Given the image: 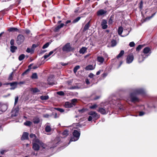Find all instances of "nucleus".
Returning <instances> with one entry per match:
<instances>
[{
	"label": "nucleus",
	"instance_id": "13d9d810",
	"mask_svg": "<svg viewBox=\"0 0 157 157\" xmlns=\"http://www.w3.org/2000/svg\"><path fill=\"white\" fill-rule=\"evenodd\" d=\"M145 114L144 112L143 111L140 112L139 114V116H142L144 115Z\"/></svg>",
	"mask_w": 157,
	"mask_h": 157
},
{
	"label": "nucleus",
	"instance_id": "6e6552de",
	"mask_svg": "<svg viewBox=\"0 0 157 157\" xmlns=\"http://www.w3.org/2000/svg\"><path fill=\"white\" fill-rule=\"evenodd\" d=\"M25 38L22 34H20L18 35L16 39V43L18 44H21L24 41Z\"/></svg>",
	"mask_w": 157,
	"mask_h": 157
},
{
	"label": "nucleus",
	"instance_id": "c756f323",
	"mask_svg": "<svg viewBox=\"0 0 157 157\" xmlns=\"http://www.w3.org/2000/svg\"><path fill=\"white\" fill-rule=\"evenodd\" d=\"M124 50L121 51L119 54L117 56V58L118 59L124 55Z\"/></svg>",
	"mask_w": 157,
	"mask_h": 157
},
{
	"label": "nucleus",
	"instance_id": "c03bdc74",
	"mask_svg": "<svg viewBox=\"0 0 157 157\" xmlns=\"http://www.w3.org/2000/svg\"><path fill=\"white\" fill-rule=\"evenodd\" d=\"M31 78L33 79H36L37 78V75L36 73H33L31 76Z\"/></svg>",
	"mask_w": 157,
	"mask_h": 157
},
{
	"label": "nucleus",
	"instance_id": "a18cd8bd",
	"mask_svg": "<svg viewBox=\"0 0 157 157\" xmlns=\"http://www.w3.org/2000/svg\"><path fill=\"white\" fill-rule=\"evenodd\" d=\"M80 18L81 17H78L73 21V23H75L77 22L80 19Z\"/></svg>",
	"mask_w": 157,
	"mask_h": 157
},
{
	"label": "nucleus",
	"instance_id": "ea45409f",
	"mask_svg": "<svg viewBox=\"0 0 157 157\" xmlns=\"http://www.w3.org/2000/svg\"><path fill=\"white\" fill-rule=\"evenodd\" d=\"M32 123L31 121H27L24 123V124L26 126H29Z\"/></svg>",
	"mask_w": 157,
	"mask_h": 157
},
{
	"label": "nucleus",
	"instance_id": "bb28decb",
	"mask_svg": "<svg viewBox=\"0 0 157 157\" xmlns=\"http://www.w3.org/2000/svg\"><path fill=\"white\" fill-rule=\"evenodd\" d=\"M49 98L48 95L41 96L40 97V98L41 100H47Z\"/></svg>",
	"mask_w": 157,
	"mask_h": 157
},
{
	"label": "nucleus",
	"instance_id": "4d7b16f0",
	"mask_svg": "<svg viewBox=\"0 0 157 157\" xmlns=\"http://www.w3.org/2000/svg\"><path fill=\"white\" fill-rule=\"evenodd\" d=\"M10 44L11 46H13L14 44V40L13 39H12L10 41Z\"/></svg>",
	"mask_w": 157,
	"mask_h": 157
},
{
	"label": "nucleus",
	"instance_id": "f704fd0d",
	"mask_svg": "<svg viewBox=\"0 0 157 157\" xmlns=\"http://www.w3.org/2000/svg\"><path fill=\"white\" fill-rule=\"evenodd\" d=\"M80 68V66L78 65H77L76 66L74 69V72L75 73Z\"/></svg>",
	"mask_w": 157,
	"mask_h": 157
},
{
	"label": "nucleus",
	"instance_id": "8fccbe9b",
	"mask_svg": "<svg viewBox=\"0 0 157 157\" xmlns=\"http://www.w3.org/2000/svg\"><path fill=\"white\" fill-rule=\"evenodd\" d=\"M29 137L31 138H34V139H35V138H36V135L35 134H32V133L31 134L29 135Z\"/></svg>",
	"mask_w": 157,
	"mask_h": 157
},
{
	"label": "nucleus",
	"instance_id": "5701e85b",
	"mask_svg": "<svg viewBox=\"0 0 157 157\" xmlns=\"http://www.w3.org/2000/svg\"><path fill=\"white\" fill-rule=\"evenodd\" d=\"M40 119L38 117H36L34 118L33 122L34 124H37L40 122Z\"/></svg>",
	"mask_w": 157,
	"mask_h": 157
},
{
	"label": "nucleus",
	"instance_id": "423d86ee",
	"mask_svg": "<svg viewBox=\"0 0 157 157\" xmlns=\"http://www.w3.org/2000/svg\"><path fill=\"white\" fill-rule=\"evenodd\" d=\"M75 48L71 47V45L69 43L66 44L63 47L62 51L66 53L70 52L73 51Z\"/></svg>",
	"mask_w": 157,
	"mask_h": 157
},
{
	"label": "nucleus",
	"instance_id": "338daca9",
	"mask_svg": "<svg viewBox=\"0 0 157 157\" xmlns=\"http://www.w3.org/2000/svg\"><path fill=\"white\" fill-rule=\"evenodd\" d=\"M7 151L5 150H3L1 151L0 152L1 154H3L4 153L6 152Z\"/></svg>",
	"mask_w": 157,
	"mask_h": 157
},
{
	"label": "nucleus",
	"instance_id": "a211bd4d",
	"mask_svg": "<svg viewBox=\"0 0 157 157\" xmlns=\"http://www.w3.org/2000/svg\"><path fill=\"white\" fill-rule=\"evenodd\" d=\"M94 68V66L92 65H90L86 67L85 69L86 70H93Z\"/></svg>",
	"mask_w": 157,
	"mask_h": 157
},
{
	"label": "nucleus",
	"instance_id": "412c9836",
	"mask_svg": "<svg viewBox=\"0 0 157 157\" xmlns=\"http://www.w3.org/2000/svg\"><path fill=\"white\" fill-rule=\"evenodd\" d=\"M90 26V22H88L85 26L83 29V31L85 32L87 30Z\"/></svg>",
	"mask_w": 157,
	"mask_h": 157
},
{
	"label": "nucleus",
	"instance_id": "7ed1b4c3",
	"mask_svg": "<svg viewBox=\"0 0 157 157\" xmlns=\"http://www.w3.org/2000/svg\"><path fill=\"white\" fill-rule=\"evenodd\" d=\"M33 141V148L35 151H38L40 149V146L43 148L46 147V145L37 138L34 139Z\"/></svg>",
	"mask_w": 157,
	"mask_h": 157
},
{
	"label": "nucleus",
	"instance_id": "4468645a",
	"mask_svg": "<svg viewBox=\"0 0 157 157\" xmlns=\"http://www.w3.org/2000/svg\"><path fill=\"white\" fill-rule=\"evenodd\" d=\"M107 11L103 9H101L99 10V16L100 15L104 16L106 15Z\"/></svg>",
	"mask_w": 157,
	"mask_h": 157
},
{
	"label": "nucleus",
	"instance_id": "bf43d9fd",
	"mask_svg": "<svg viewBox=\"0 0 157 157\" xmlns=\"http://www.w3.org/2000/svg\"><path fill=\"white\" fill-rule=\"evenodd\" d=\"M118 107H119V109L120 110H123L124 109V108L122 105H121L120 106H119Z\"/></svg>",
	"mask_w": 157,
	"mask_h": 157
},
{
	"label": "nucleus",
	"instance_id": "6e6d98bb",
	"mask_svg": "<svg viewBox=\"0 0 157 157\" xmlns=\"http://www.w3.org/2000/svg\"><path fill=\"white\" fill-rule=\"evenodd\" d=\"M33 52V50L32 49L28 48L26 50V52L28 53H30Z\"/></svg>",
	"mask_w": 157,
	"mask_h": 157
},
{
	"label": "nucleus",
	"instance_id": "393cba45",
	"mask_svg": "<svg viewBox=\"0 0 157 157\" xmlns=\"http://www.w3.org/2000/svg\"><path fill=\"white\" fill-rule=\"evenodd\" d=\"M68 131L67 130H65L62 133V135L63 136V137H65L68 135L69 134Z\"/></svg>",
	"mask_w": 157,
	"mask_h": 157
},
{
	"label": "nucleus",
	"instance_id": "a878e982",
	"mask_svg": "<svg viewBox=\"0 0 157 157\" xmlns=\"http://www.w3.org/2000/svg\"><path fill=\"white\" fill-rule=\"evenodd\" d=\"M58 143L59 142H58L55 144L54 142H52L51 143L52 144H51V145H50L49 147H50V148H53L57 146V144H58Z\"/></svg>",
	"mask_w": 157,
	"mask_h": 157
},
{
	"label": "nucleus",
	"instance_id": "b1692460",
	"mask_svg": "<svg viewBox=\"0 0 157 157\" xmlns=\"http://www.w3.org/2000/svg\"><path fill=\"white\" fill-rule=\"evenodd\" d=\"M18 112V111L17 110H14L12 111V116L13 117H16L17 116Z\"/></svg>",
	"mask_w": 157,
	"mask_h": 157
},
{
	"label": "nucleus",
	"instance_id": "39448f33",
	"mask_svg": "<svg viewBox=\"0 0 157 157\" xmlns=\"http://www.w3.org/2000/svg\"><path fill=\"white\" fill-rule=\"evenodd\" d=\"M118 34L121 36L125 37L129 34V31L127 29H124L123 31V28L120 26L118 29Z\"/></svg>",
	"mask_w": 157,
	"mask_h": 157
},
{
	"label": "nucleus",
	"instance_id": "f8f14e48",
	"mask_svg": "<svg viewBox=\"0 0 157 157\" xmlns=\"http://www.w3.org/2000/svg\"><path fill=\"white\" fill-rule=\"evenodd\" d=\"M29 134L28 133L24 132L21 138V140H28L29 138L28 136Z\"/></svg>",
	"mask_w": 157,
	"mask_h": 157
},
{
	"label": "nucleus",
	"instance_id": "6ab92c4d",
	"mask_svg": "<svg viewBox=\"0 0 157 157\" xmlns=\"http://www.w3.org/2000/svg\"><path fill=\"white\" fill-rule=\"evenodd\" d=\"M64 106L66 108H71L73 107L72 103H71V102L67 101L65 102L64 104Z\"/></svg>",
	"mask_w": 157,
	"mask_h": 157
},
{
	"label": "nucleus",
	"instance_id": "0e129e2a",
	"mask_svg": "<svg viewBox=\"0 0 157 157\" xmlns=\"http://www.w3.org/2000/svg\"><path fill=\"white\" fill-rule=\"evenodd\" d=\"M94 75L92 73H90L89 75V77L90 78H93L94 76Z\"/></svg>",
	"mask_w": 157,
	"mask_h": 157
},
{
	"label": "nucleus",
	"instance_id": "de8ad7c7",
	"mask_svg": "<svg viewBox=\"0 0 157 157\" xmlns=\"http://www.w3.org/2000/svg\"><path fill=\"white\" fill-rule=\"evenodd\" d=\"M49 43H47L44 44L42 47V48L43 49H45V48H47L49 45Z\"/></svg>",
	"mask_w": 157,
	"mask_h": 157
},
{
	"label": "nucleus",
	"instance_id": "20e7f679",
	"mask_svg": "<svg viewBox=\"0 0 157 157\" xmlns=\"http://www.w3.org/2000/svg\"><path fill=\"white\" fill-rule=\"evenodd\" d=\"M151 53V50L148 47L145 48L143 50V52L142 53L141 56L142 58H140L139 59V62H142L146 58L150 55Z\"/></svg>",
	"mask_w": 157,
	"mask_h": 157
},
{
	"label": "nucleus",
	"instance_id": "c85d7f7f",
	"mask_svg": "<svg viewBox=\"0 0 157 157\" xmlns=\"http://www.w3.org/2000/svg\"><path fill=\"white\" fill-rule=\"evenodd\" d=\"M108 73L107 72H104L102 74L101 77L100 78V80L104 79L107 76Z\"/></svg>",
	"mask_w": 157,
	"mask_h": 157
},
{
	"label": "nucleus",
	"instance_id": "7c9ffc66",
	"mask_svg": "<svg viewBox=\"0 0 157 157\" xmlns=\"http://www.w3.org/2000/svg\"><path fill=\"white\" fill-rule=\"evenodd\" d=\"M89 108L91 109H95L97 107L98 105L96 104H94L91 105H89Z\"/></svg>",
	"mask_w": 157,
	"mask_h": 157
},
{
	"label": "nucleus",
	"instance_id": "473e14b6",
	"mask_svg": "<svg viewBox=\"0 0 157 157\" xmlns=\"http://www.w3.org/2000/svg\"><path fill=\"white\" fill-rule=\"evenodd\" d=\"M104 60V58L103 57L99 56V62L100 63V64L103 63Z\"/></svg>",
	"mask_w": 157,
	"mask_h": 157
},
{
	"label": "nucleus",
	"instance_id": "58836bf2",
	"mask_svg": "<svg viewBox=\"0 0 157 157\" xmlns=\"http://www.w3.org/2000/svg\"><path fill=\"white\" fill-rule=\"evenodd\" d=\"M17 82H14L12 83H10V85L11 86H15L16 87L17 85Z\"/></svg>",
	"mask_w": 157,
	"mask_h": 157
},
{
	"label": "nucleus",
	"instance_id": "052dcab7",
	"mask_svg": "<svg viewBox=\"0 0 157 157\" xmlns=\"http://www.w3.org/2000/svg\"><path fill=\"white\" fill-rule=\"evenodd\" d=\"M93 118L92 117L90 116L88 117V120L89 121H90L92 120Z\"/></svg>",
	"mask_w": 157,
	"mask_h": 157
},
{
	"label": "nucleus",
	"instance_id": "c9c22d12",
	"mask_svg": "<svg viewBox=\"0 0 157 157\" xmlns=\"http://www.w3.org/2000/svg\"><path fill=\"white\" fill-rule=\"evenodd\" d=\"M144 46L143 45H139L136 48V51H139Z\"/></svg>",
	"mask_w": 157,
	"mask_h": 157
},
{
	"label": "nucleus",
	"instance_id": "680f3d73",
	"mask_svg": "<svg viewBox=\"0 0 157 157\" xmlns=\"http://www.w3.org/2000/svg\"><path fill=\"white\" fill-rule=\"evenodd\" d=\"M85 82L88 85L90 84V82L89 81V80L88 79H86L85 80Z\"/></svg>",
	"mask_w": 157,
	"mask_h": 157
},
{
	"label": "nucleus",
	"instance_id": "09e8293b",
	"mask_svg": "<svg viewBox=\"0 0 157 157\" xmlns=\"http://www.w3.org/2000/svg\"><path fill=\"white\" fill-rule=\"evenodd\" d=\"M32 90L33 93H36L37 92H39L40 91V90L36 88H35L32 89Z\"/></svg>",
	"mask_w": 157,
	"mask_h": 157
},
{
	"label": "nucleus",
	"instance_id": "37998d69",
	"mask_svg": "<svg viewBox=\"0 0 157 157\" xmlns=\"http://www.w3.org/2000/svg\"><path fill=\"white\" fill-rule=\"evenodd\" d=\"M155 13L153 14L151 16L148 17H146L145 19V20L146 21L147 20H149L151 18L153 17L154 16V15H155Z\"/></svg>",
	"mask_w": 157,
	"mask_h": 157
},
{
	"label": "nucleus",
	"instance_id": "72a5a7b5",
	"mask_svg": "<svg viewBox=\"0 0 157 157\" xmlns=\"http://www.w3.org/2000/svg\"><path fill=\"white\" fill-rule=\"evenodd\" d=\"M25 57V55L24 54H21L19 56L18 59L20 61H21L24 59Z\"/></svg>",
	"mask_w": 157,
	"mask_h": 157
},
{
	"label": "nucleus",
	"instance_id": "0eeeda50",
	"mask_svg": "<svg viewBox=\"0 0 157 157\" xmlns=\"http://www.w3.org/2000/svg\"><path fill=\"white\" fill-rule=\"evenodd\" d=\"M73 134V136L71 139L68 144H70L71 142L75 141L77 140L78 139L80 136V133L79 132L76 130H75L74 131Z\"/></svg>",
	"mask_w": 157,
	"mask_h": 157
},
{
	"label": "nucleus",
	"instance_id": "603ef678",
	"mask_svg": "<svg viewBox=\"0 0 157 157\" xmlns=\"http://www.w3.org/2000/svg\"><path fill=\"white\" fill-rule=\"evenodd\" d=\"M129 45L130 47H133L135 46V44L133 42H132L129 43Z\"/></svg>",
	"mask_w": 157,
	"mask_h": 157
},
{
	"label": "nucleus",
	"instance_id": "e2e57ef3",
	"mask_svg": "<svg viewBox=\"0 0 157 157\" xmlns=\"http://www.w3.org/2000/svg\"><path fill=\"white\" fill-rule=\"evenodd\" d=\"M50 56L49 55V54H46L44 56V58L45 59H46L47 58H48V57H49Z\"/></svg>",
	"mask_w": 157,
	"mask_h": 157
},
{
	"label": "nucleus",
	"instance_id": "69168bd1",
	"mask_svg": "<svg viewBox=\"0 0 157 157\" xmlns=\"http://www.w3.org/2000/svg\"><path fill=\"white\" fill-rule=\"evenodd\" d=\"M37 46V45L35 44H33L32 46V48H34Z\"/></svg>",
	"mask_w": 157,
	"mask_h": 157
},
{
	"label": "nucleus",
	"instance_id": "f3484780",
	"mask_svg": "<svg viewBox=\"0 0 157 157\" xmlns=\"http://www.w3.org/2000/svg\"><path fill=\"white\" fill-rule=\"evenodd\" d=\"M88 114L92 117L94 119H95L97 116V114L94 111H91L88 113Z\"/></svg>",
	"mask_w": 157,
	"mask_h": 157
},
{
	"label": "nucleus",
	"instance_id": "2f4dec72",
	"mask_svg": "<svg viewBox=\"0 0 157 157\" xmlns=\"http://www.w3.org/2000/svg\"><path fill=\"white\" fill-rule=\"evenodd\" d=\"M77 101V99H73L71 100V103H72V106H75L76 105V103Z\"/></svg>",
	"mask_w": 157,
	"mask_h": 157
},
{
	"label": "nucleus",
	"instance_id": "774afa93",
	"mask_svg": "<svg viewBox=\"0 0 157 157\" xmlns=\"http://www.w3.org/2000/svg\"><path fill=\"white\" fill-rule=\"evenodd\" d=\"M108 22H109V24H111L113 22V21L111 19H110L109 20V21H108Z\"/></svg>",
	"mask_w": 157,
	"mask_h": 157
},
{
	"label": "nucleus",
	"instance_id": "9b49d317",
	"mask_svg": "<svg viewBox=\"0 0 157 157\" xmlns=\"http://www.w3.org/2000/svg\"><path fill=\"white\" fill-rule=\"evenodd\" d=\"M107 21L105 20H102L101 22V25L102 26V28L103 29H106L108 27V25H107Z\"/></svg>",
	"mask_w": 157,
	"mask_h": 157
},
{
	"label": "nucleus",
	"instance_id": "3c124183",
	"mask_svg": "<svg viewBox=\"0 0 157 157\" xmlns=\"http://www.w3.org/2000/svg\"><path fill=\"white\" fill-rule=\"evenodd\" d=\"M57 94L59 95L63 96L64 95V93L62 91H60L57 92Z\"/></svg>",
	"mask_w": 157,
	"mask_h": 157
},
{
	"label": "nucleus",
	"instance_id": "9d476101",
	"mask_svg": "<svg viewBox=\"0 0 157 157\" xmlns=\"http://www.w3.org/2000/svg\"><path fill=\"white\" fill-rule=\"evenodd\" d=\"M134 59V56L133 55L130 54L129 55L126 59V63L128 64L131 63Z\"/></svg>",
	"mask_w": 157,
	"mask_h": 157
},
{
	"label": "nucleus",
	"instance_id": "a19ab883",
	"mask_svg": "<svg viewBox=\"0 0 157 157\" xmlns=\"http://www.w3.org/2000/svg\"><path fill=\"white\" fill-rule=\"evenodd\" d=\"M143 1H140V3L139 4V7L140 9V10H141L143 8Z\"/></svg>",
	"mask_w": 157,
	"mask_h": 157
},
{
	"label": "nucleus",
	"instance_id": "79ce46f5",
	"mask_svg": "<svg viewBox=\"0 0 157 157\" xmlns=\"http://www.w3.org/2000/svg\"><path fill=\"white\" fill-rule=\"evenodd\" d=\"M54 109L56 110L61 113H63L64 112V110L62 109L58 108H55Z\"/></svg>",
	"mask_w": 157,
	"mask_h": 157
},
{
	"label": "nucleus",
	"instance_id": "1a4fd4ad",
	"mask_svg": "<svg viewBox=\"0 0 157 157\" xmlns=\"http://www.w3.org/2000/svg\"><path fill=\"white\" fill-rule=\"evenodd\" d=\"M7 109L6 105L0 102V114L5 111Z\"/></svg>",
	"mask_w": 157,
	"mask_h": 157
},
{
	"label": "nucleus",
	"instance_id": "4c0bfd02",
	"mask_svg": "<svg viewBox=\"0 0 157 157\" xmlns=\"http://www.w3.org/2000/svg\"><path fill=\"white\" fill-rule=\"evenodd\" d=\"M30 71V69L28 68L26 71H25L22 74V75L23 76L27 74Z\"/></svg>",
	"mask_w": 157,
	"mask_h": 157
},
{
	"label": "nucleus",
	"instance_id": "f257e3e1",
	"mask_svg": "<svg viewBox=\"0 0 157 157\" xmlns=\"http://www.w3.org/2000/svg\"><path fill=\"white\" fill-rule=\"evenodd\" d=\"M119 101L115 96L110 97L108 101L101 103L99 108V112L102 114H106L109 110L110 107L113 108V105H119Z\"/></svg>",
	"mask_w": 157,
	"mask_h": 157
},
{
	"label": "nucleus",
	"instance_id": "864d4df0",
	"mask_svg": "<svg viewBox=\"0 0 157 157\" xmlns=\"http://www.w3.org/2000/svg\"><path fill=\"white\" fill-rule=\"evenodd\" d=\"M49 78H48V84H49V85L52 86L53 85H54L55 84L53 82H50V81H49Z\"/></svg>",
	"mask_w": 157,
	"mask_h": 157
},
{
	"label": "nucleus",
	"instance_id": "ddd939ff",
	"mask_svg": "<svg viewBox=\"0 0 157 157\" xmlns=\"http://www.w3.org/2000/svg\"><path fill=\"white\" fill-rule=\"evenodd\" d=\"M87 48L83 47H82L79 51V52L80 54H83L87 52Z\"/></svg>",
	"mask_w": 157,
	"mask_h": 157
},
{
	"label": "nucleus",
	"instance_id": "dca6fc26",
	"mask_svg": "<svg viewBox=\"0 0 157 157\" xmlns=\"http://www.w3.org/2000/svg\"><path fill=\"white\" fill-rule=\"evenodd\" d=\"M8 31L9 32H17L19 33H21L17 28L15 27H11L8 29Z\"/></svg>",
	"mask_w": 157,
	"mask_h": 157
},
{
	"label": "nucleus",
	"instance_id": "4be33fe9",
	"mask_svg": "<svg viewBox=\"0 0 157 157\" xmlns=\"http://www.w3.org/2000/svg\"><path fill=\"white\" fill-rule=\"evenodd\" d=\"M45 128V131L47 132H49L51 131V128L50 125L48 124H46Z\"/></svg>",
	"mask_w": 157,
	"mask_h": 157
},
{
	"label": "nucleus",
	"instance_id": "5fc2aeb1",
	"mask_svg": "<svg viewBox=\"0 0 157 157\" xmlns=\"http://www.w3.org/2000/svg\"><path fill=\"white\" fill-rule=\"evenodd\" d=\"M18 96L16 97L15 98V102H14V105H15L17 104V103L18 101Z\"/></svg>",
	"mask_w": 157,
	"mask_h": 157
},
{
	"label": "nucleus",
	"instance_id": "aec40b11",
	"mask_svg": "<svg viewBox=\"0 0 157 157\" xmlns=\"http://www.w3.org/2000/svg\"><path fill=\"white\" fill-rule=\"evenodd\" d=\"M147 107L149 108H155V106L154 105V103L153 102H150L147 104Z\"/></svg>",
	"mask_w": 157,
	"mask_h": 157
},
{
	"label": "nucleus",
	"instance_id": "49530a36",
	"mask_svg": "<svg viewBox=\"0 0 157 157\" xmlns=\"http://www.w3.org/2000/svg\"><path fill=\"white\" fill-rule=\"evenodd\" d=\"M13 72H12L10 75L8 79L10 80H13Z\"/></svg>",
	"mask_w": 157,
	"mask_h": 157
},
{
	"label": "nucleus",
	"instance_id": "e433bc0d",
	"mask_svg": "<svg viewBox=\"0 0 157 157\" xmlns=\"http://www.w3.org/2000/svg\"><path fill=\"white\" fill-rule=\"evenodd\" d=\"M117 44L116 41L115 40H113L111 41V46L113 47L115 46Z\"/></svg>",
	"mask_w": 157,
	"mask_h": 157
},
{
	"label": "nucleus",
	"instance_id": "2eb2a0df",
	"mask_svg": "<svg viewBox=\"0 0 157 157\" xmlns=\"http://www.w3.org/2000/svg\"><path fill=\"white\" fill-rule=\"evenodd\" d=\"M64 25L63 23H61L60 25H58L57 27H56L54 30V31L55 32H58L60 29L61 28L63 27V26H64Z\"/></svg>",
	"mask_w": 157,
	"mask_h": 157
},
{
	"label": "nucleus",
	"instance_id": "f03ea898",
	"mask_svg": "<svg viewBox=\"0 0 157 157\" xmlns=\"http://www.w3.org/2000/svg\"><path fill=\"white\" fill-rule=\"evenodd\" d=\"M133 92L130 94V100L132 102H136L139 101V99L136 94L144 95L146 91L145 89L142 88H136L132 90Z\"/></svg>",
	"mask_w": 157,
	"mask_h": 157
},
{
	"label": "nucleus",
	"instance_id": "cd10ccee",
	"mask_svg": "<svg viewBox=\"0 0 157 157\" xmlns=\"http://www.w3.org/2000/svg\"><path fill=\"white\" fill-rule=\"evenodd\" d=\"M17 48L16 47L14 46H11L10 47V51L13 53L15 52V50L17 49Z\"/></svg>",
	"mask_w": 157,
	"mask_h": 157
}]
</instances>
